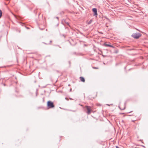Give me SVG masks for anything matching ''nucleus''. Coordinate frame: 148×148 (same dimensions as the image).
<instances>
[{"label":"nucleus","mask_w":148,"mask_h":148,"mask_svg":"<svg viewBox=\"0 0 148 148\" xmlns=\"http://www.w3.org/2000/svg\"><path fill=\"white\" fill-rule=\"evenodd\" d=\"M70 91H71V89H70Z\"/></svg>","instance_id":"obj_22"},{"label":"nucleus","mask_w":148,"mask_h":148,"mask_svg":"<svg viewBox=\"0 0 148 148\" xmlns=\"http://www.w3.org/2000/svg\"><path fill=\"white\" fill-rule=\"evenodd\" d=\"M56 18L57 19H58V17H56Z\"/></svg>","instance_id":"obj_15"},{"label":"nucleus","mask_w":148,"mask_h":148,"mask_svg":"<svg viewBox=\"0 0 148 148\" xmlns=\"http://www.w3.org/2000/svg\"><path fill=\"white\" fill-rule=\"evenodd\" d=\"M80 79L81 80V81L82 82H85V79H84V78L83 77H80Z\"/></svg>","instance_id":"obj_5"},{"label":"nucleus","mask_w":148,"mask_h":148,"mask_svg":"<svg viewBox=\"0 0 148 148\" xmlns=\"http://www.w3.org/2000/svg\"><path fill=\"white\" fill-rule=\"evenodd\" d=\"M92 22V19H91L88 22V24L90 25Z\"/></svg>","instance_id":"obj_6"},{"label":"nucleus","mask_w":148,"mask_h":148,"mask_svg":"<svg viewBox=\"0 0 148 148\" xmlns=\"http://www.w3.org/2000/svg\"><path fill=\"white\" fill-rule=\"evenodd\" d=\"M106 19H108V20H109V19H108V18H107Z\"/></svg>","instance_id":"obj_18"},{"label":"nucleus","mask_w":148,"mask_h":148,"mask_svg":"<svg viewBox=\"0 0 148 148\" xmlns=\"http://www.w3.org/2000/svg\"><path fill=\"white\" fill-rule=\"evenodd\" d=\"M108 106H110V105L109 104H107Z\"/></svg>","instance_id":"obj_17"},{"label":"nucleus","mask_w":148,"mask_h":148,"mask_svg":"<svg viewBox=\"0 0 148 148\" xmlns=\"http://www.w3.org/2000/svg\"><path fill=\"white\" fill-rule=\"evenodd\" d=\"M2 11L1 10H0V18H1V17L2 16Z\"/></svg>","instance_id":"obj_7"},{"label":"nucleus","mask_w":148,"mask_h":148,"mask_svg":"<svg viewBox=\"0 0 148 148\" xmlns=\"http://www.w3.org/2000/svg\"><path fill=\"white\" fill-rule=\"evenodd\" d=\"M92 11L94 14L93 15L94 16H97V9L96 8H93L92 9Z\"/></svg>","instance_id":"obj_4"},{"label":"nucleus","mask_w":148,"mask_h":148,"mask_svg":"<svg viewBox=\"0 0 148 148\" xmlns=\"http://www.w3.org/2000/svg\"><path fill=\"white\" fill-rule=\"evenodd\" d=\"M109 47H112V48H114V47L113 46H112V45H110V46H109Z\"/></svg>","instance_id":"obj_10"},{"label":"nucleus","mask_w":148,"mask_h":148,"mask_svg":"<svg viewBox=\"0 0 148 148\" xmlns=\"http://www.w3.org/2000/svg\"><path fill=\"white\" fill-rule=\"evenodd\" d=\"M95 68V69H97V68H96V67H95V68Z\"/></svg>","instance_id":"obj_19"},{"label":"nucleus","mask_w":148,"mask_h":148,"mask_svg":"<svg viewBox=\"0 0 148 148\" xmlns=\"http://www.w3.org/2000/svg\"><path fill=\"white\" fill-rule=\"evenodd\" d=\"M141 35H142L140 33H138L133 34L131 36L135 39H137L141 37Z\"/></svg>","instance_id":"obj_1"},{"label":"nucleus","mask_w":148,"mask_h":148,"mask_svg":"<svg viewBox=\"0 0 148 148\" xmlns=\"http://www.w3.org/2000/svg\"><path fill=\"white\" fill-rule=\"evenodd\" d=\"M67 99V98H66H66H65V99Z\"/></svg>","instance_id":"obj_21"},{"label":"nucleus","mask_w":148,"mask_h":148,"mask_svg":"<svg viewBox=\"0 0 148 148\" xmlns=\"http://www.w3.org/2000/svg\"><path fill=\"white\" fill-rule=\"evenodd\" d=\"M104 45L105 46L109 47L110 46V45L108 44H106V43H104Z\"/></svg>","instance_id":"obj_8"},{"label":"nucleus","mask_w":148,"mask_h":148,"mask_svg":"<svg viewBox=\"0 0 148 148\" xmlns=\"http://www.w3.org/2000/svg\"><path fill=\"white\" fill-rule=\"evenodd\" d=\"M116 148H119V147L118 146H116Z\"/></svg>","instance_id":"obj_14"},{"label":"nucleus","mask_w":148,"mask_h":148,"mask_svg":"<svg viewBox=\"0 0 148 148\" xmlns=\"http://www.w3.org/2000/svg\"><path fill=\"white\" fill-rule=\"evenodd\" d=\"M85 107L87 110V114H89L91 112V110L90 109V107L88 106H86Z\"/></svg>","instance_id":"obj_3"},{"label":"nucleus","mask_w":148,"mask_h":148,"mask_svg":"<svg viewBox=\"0 0 148 148\" xmlns=\"http://www.w3.org/2000/svg\"><path fill=\"white\" fill-rule=\"evenodd\" d=\"M69 64H71V62H70V61H69Z\"/></svg>","instance_id":"obj_13"},{"label":"nucleus","mask_w":148,"mask_h":148,"mask_svg":"<svg viewBox=\"0 0 148 148\" xmlns=\"http://www.w3.org/2000/svg\"><path fill=\"white\" fill-rule=\"evenodd\" d=\"M121 122H122V123H124V121H123V120H122V121Z\"/></svg>","instance_id":"obj_12"},{"label":"nucleus","mask_w":148,"mask_h":148,"mask_svg":"<svg viewBox=\"0 0 148 148\" xmlns=\"http://www.w3.org/2000/svg\"><path fill=\"white\" fill-rule=\"evenodd\" d=\"M125 109V107L123 109H122V110H124Z\"/></svg>","instance_id":"obj_16"},{"label":"nucleus","mask_w":148,"mask_h":148,"mask_svg":"<svg viewBox=\"0 0 148 148\" xmlns=\"http://www.w3.org/2000/svg\"><path fill=\"white\" fill-rule=\"evenodd\" d=\"M51 42H52V41H51V40L50 41V43Z\"/></svg>","instance_id":"obj_20"},{"label":"nucleus","mask_w":148,"mask_h":148,"mask_svg":"<svg viewBox=\"0 0 148 148\" xmlns=\"http://www.w3.org/2000/svg\"><path fill=\"white\" fill-rule=\"evenodd\" d=\"M70 84H69V86H70Z\"/></svg>","instance_id":"obj_23"},{"label":"nucleus","mask_w":148,"mask_h":148,"mask_svg":"<svg viewBox=\"0 0 148 148\" xmlns=\"http://www.w3.org/2000/svg\"><path fill=\"white\" fill-rule=\"evenodd\" d=\"M118 50H115L114 52L115 53H118Z\"/></svg>","instance_id":"obj_9"},{"label":"nucleus","mask_w":148,"mask_h":148,"mask_svg":"<svg viewBox=\"0 0 148 148\" xmlns=\"http://www.w3.org/2000/svg\"><path fill=\"white\" fill-rule=\"evenodd\" d=\"M66 24H67V25H69V23L68 22H66Z\"/></svg>","instance_id":"obj_11"},{"label":"nucleus","mask_w":148,"mask_h":148,"mask_svg":"<svg viewBox=\"0 0 148 148\" xmlns=\"http://www.w3.org/2000/svg\"><path fill=\"white\" fill-rule=\"evenodd\" d=\"M47 106L49 108H52L54 107V105L53 102L48 101L47 102Z\"/></svg>","instance_id":"obj_2"}]
</instances>
